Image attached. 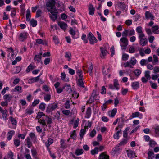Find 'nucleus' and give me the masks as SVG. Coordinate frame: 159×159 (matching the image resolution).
Instances as JSON below:
<instances>
[{"label": "nucleus", "instance_id": "f257e3e1", "mask_svg": "<svg viewBox=\"0 0 159 159\" xmlns=\"http://www.w3.org/2000/svg\"><path fill=\"white\" fill-rule=\"evenodd\" d=\"M54 1L48 2L46 3V7L48 11L50 12L51 14L50 15V17L51 20L55 21L57 18V14L58 13L57 9H56L54 5Z\"/></svg>", "mask_w": 159, "mask_h": 159}, {"label": "nucleus", "instance_id": "f03ea898", "mask_svg": "<svg viewBox=\"0 0 159 159\" xmlns=\"http://www.w3.org/2000/svg\"><path fill=\"white\" fill-rule=\"evenodd\" d=\"M120 43L122 50H125L128 44V40L125 37L121 38L120 40Z\"/></svg>", "mask_w": 159, "mask_h": 159}, {"label": "nucleus", "instance_id": "7ed1b4c3", "mask_svg": "<svg viewBox=\"0 0 159 159\" xmlns=\"http://www.w3.org/2000/svg\"><path fill=\"white\" fill-rule=\"evenodd\" d=\"M138 38L139 39V43L140 45L143 46L147 44L148 40L145 37L144 34L138 36Z\"/></svg>", "mask_w": 159, "mask_h": 159}, {"label": "nucleus", "instance_id": "20e7f679", "mask_svg": "<svg viewBox=\"0 0 159 159\" xmlns=\"http://www.w3.org/2000/svg\"><path fill=\"white\" fill-rule=\"evenodd\" d=\"M57 107V104L54 103L49 104L46 108V112L49 113L54 111Z\"/></svg>", "mask_w": 159, "mask_h": 159}, {"label": "nucleus", "instance_id": "39448f33", "mask_svg": "<svg viewBox=\"0 0 159 159\" xmlns=\"http://www.w3.org/2000/svg\"><path fill=\"white\" fill-rule=\"evenodd\" d=\"M87 37L89 39L90 44H93L94 43L97 42V39L91 32H90L89 34L87 35Z\"/></svg>", "mask_w": 159, "mask_h": 159}, {"label": "nucleus", "instance_id": "423d86ee", "mask_svg": "<svg viewBox=\"0 0 159 159\" xmlns=\"http://www.w3.org/2000/svg\"><path fill=\"white\" fill-rule=\"evenodd\" d=\"M28 35V34L25 32L21 33L19 37V40L23 42L25 40Z\"/></svg>", "mask_w": 159, "mask_h": 159}, {"label": "nucleus", "instance_id": "0eeeda50", "mask_svg": "<svg viewBox=\"0 0 159 159\" xmlns=\"http://www.w3.org/2000/svg\"><path fill=\"white\" fill-rule=\"evenodd\" d=\"M42 54V52H40L38 54L36 55L34 58V61L39 63L41 61Z\"/></svg>", "mask_w": 159, "mask_h": 159}, {"label": "nucleus", "instance_id": "6e6552de", "mask_svg": "<svg viewBox=\"0 0 159 159\" xmlns=\"http://www.w3.org/2000/svg\"><path fill=\"white\" fill-rule=\"evenodd\" d=\"M0 111L2 114V116L4 120L7 119V116L8 111L7 110H3L0 106Z\"/></svg>", "mask_w": 159, "mask_h": 159}, {"label": "nucleus", "instance_id": "1a4fd4ad", "mask_svg": "<svg viewBox=\"0 0 159 159\" xmlns=\"http://www.w3.org/2000/svg\"><path fill=\"white\" fill-rule=\"evenodd\" d=\"M98 159H109V156L106 154V152H104L99 155Z\"/></svg>", "mask_w": 159, "mask_h": 159}, {"label": "nucleus", "instance_id": "9d476101", "mask_svg": "<svg viewBox=\"0 0 159 159\" xmlns=\"http://www.w3.org/2000/svg\"><path fill=\"white\" fill-rule=\"evenodd\" d=\"M100 50L101 52L100 56L102 58H104L107 54V51L105 48L102 47H100Z\"/></svg>", "mask_w": 159, "mask_h": 159}, {"label": "nucleus", "instance_id": "9b49d317", "mask_svg": "<svg viewBox=\"0 0 159 159\" xmlns=\"http://www.w3.org/2000/svg\"><path fill=\"white\" fill-rule=\"evenodd\" d=\"M88 9L89 11V14L91 15H93L95 10V8L93 7V6L91 4H89Z\"/></svg>", "mask_w": 159, "mask_h": 159}, {"label": "nucleus", "instance_id": "f8f14e48", "mask_svg": "<svg viewBox=\"0 0 159 159\" xmlns=\"http://www.w3.org/2000/svg\"><path fill=\"white\" fill-rule=\"evenodd\" d=\"M45 116H44V117H42V118L39 120L38 121L39 123L42 125V126L43 127L47 126L46 123L45 122V121L46 120Z\"/></svg>", "mask_w": 159, "mask_h": 159}, {"label": "nucleus", "instance_id": "ddd939ff", "mask_svg": "<svg viewBox=\"0 0 159 159\" xmlns=\"http://www.w3.org/2000/svg\"><path fill=\"white\" fill-rule=\"evenodd\" d=\"M15 132L14 131L12 130H10L7 133V139L8 140H10L12 137V136L13 135L15 134Z\"/></svg>", "mask_w": 159, "mask_h": 159}, {"label": "nucleus", "instance_id": "4468645a", "mask_svg": "<svg viewBox=\"0 0 159 159\" xmlns=\"http://www.w3.org/2000/svg\"><path fill=\"white\" fill-rule=\"evenodd\" d=\"M13 143L16 147H17L21 144V141L17 138H15L13 140Z\"/></svg>", "mask_w": 159, "mask_h": 159}, {"label": "nucleus", "instance_id": "2eb2a0df", "mask_svg": "<svg viewBox=\"0 0 159 159\" xmlns=\"http://www.w3.org/2000/svg\"><path fill=\"white\" fill-rule=\"evenodd\" d=\"M159 26L158 25H156L152 28V30L153 33L155 34H159Z\"/></svg>", "mask_w": 159, "mask_h": 159}, {"label": "nucleus", "instance_id": "dca6fc26", "mask_svg": "<svg viewBox=\"0 0 159 159\" xmlns=\"http://www.w3.org/2000/svg\"><path fill=\"white\" fill-rule=\"evenodd\" d=\"M128 156L130 158H133L135 156V153L134 151L130 150L126 151Z\"/></svg>", "mask_w": 159, "mask_h": 159}, {"label": "nucleus", "instance_id": "f3484780", "mask_svg": "<svg viewBox=\"0 0 159 159\" xmlns=\"http://www.w3.org/2000/svg\"><path fill=\"white\" fill-rule=\"evenodd\" d=\"M36 42L37 43L39 44H41L43 45H47V42L45 40H43L41 39H38L36 40Z\"/></svg>", "mask_w": 159, "mask_h": 159}, {"label": "nucleus", "instance_id": "a211bd4d", "mask_svg": "<svg viewBox=\"0 0 159 159\" xmlns=\"http://www.w3.org/2000/svg\"><path fill=\"white\" fill-rule=\"evenodd\" d=\"M58 24L61 29L64 30L66 29L67 26V25L63 22H59Z\"/></svg>", "mask_w": 159, "mask_h": 159}, {"label": "nucleus", "instance_id": "6ab92c4d", "mask_svg": "<svg viewBox=\"0 0 159 159\" xmlns=\"http://www.w3.org/2000/svg\"><path fill=\"white\" fill-rule=\"evenodd\" d=\"M136 31L138 34V36L144 34L142 31V27L141 26L137 27Z\"/></svg>", "mask_w": 159, "mask_h": 159}, {"label": "nucleus", "instance_id": "aec40b11", "mask_svg": "<svg viewBox=\"0 0 159 159\" xmlns=\"http://www.w3.org/2000/svg\"><path fill=\"white\" fill-rule=\"evenodd\" d=\"M12 98V96L10 94H6L3 96V99L8 102H9Z\"/></svg>", "mask_w": 159, "mask_h": 159}, {"label": "nucleus", "instance_id": "412c9836", "mask_svg": "<svg viewBox=\"0 0 159 159\" xmlns=\"http://www.w3.org/2000/svg\"><path fill=\"white\" fill-rule=\"evenodd\" d=\"M131 86L134 89H137L139 87V83L138 82H134L132 83Z\"/></svg>", "mask_w": 159, "mask_h": 159}, {"label": "nucleus", "instance_id": "4be33fe9", "mask_svg": "<svg viewBox=\"0 0 159 159\" xmlns=\"http://www.w3.org/2000/svg\"><path fill=\"white\" fill-rule=\"evenodd\" d=\"M91 114V109L90 107H88L86 111V114L85 116V118H89Z\"/></svg>", "mask_w": 159, "mask_h": 159}, {"label": "nucleus", "instance_id": "5701e85b", "mask_svg": "<svg viewBox=\"0 0 159 159\" xmlns=\"http://www.w3.org/2000/svg\"><path fill=\"white\" fill-rule=\"evenodd\" d=\"M117 112L116 108H114L112 110L109 112L108 115L110 117H114L115 115Z\"/></svg>", "mask_w": 159, "mask_h": 159}, {"label": "nucleus", "instance_id": "b1692460", "mask_svg": "<svg viewBox=\"0 0 159 159\" xmlns=\"http://www.w3.org/2000/svg\"><path fill=\"white\" fill-rule=\"evenodd\" d=\"M145 14L146 19H148L149 18H151V19H152L154 18L153 15L151 14L149 11H146Z\"/></svg>", "mask_w": 159, "mask_h": 159}, {"label": "nucleus", "instance_id": "393cba45", "mask_svg": "<svg viewBox=\"0 0 159 159\" xmlns=\"http://www.w3.org/2000/svg\"><path fill=\"white\" fill-rule=\"evenodd\" d=\"M25 141L28 147L29 148H30L31 146H32V143L30 138L29 137H27L25 139Z\"/></svg>", "mask_w": 159, "mask_h": 159}, {"label": "nucleus", "instance_id": "a878e982", "mask_svg": "<svg viewBox=\"0 0 159 159\" xmlns=\"http://www.w3.org/2000/svg\"><path fill=\"white\" fill-rule=\"evenodd\" d=\"M84 79H79L78 80V85L83 88H84L85 86L83 82Z\"/></svg>", "mask_w": 159, "mask_h": 159}, {"label": "nucleus", "instance_id": "bb28decb", "mask_svg": "<svg viewBox=\"0 0 159 159\" xmlns=\"http://www.w3.org/2000/svg\"><path fill=\"white\" fill-rule=\"evenodd\" d=\"M63 89H65V90L68 93H70L72 92L71 86L70 84L66 85L63 87Z\"/></svg>", "mask_w": 159, "mask_h": 159}, {"label": "nucleus", "instance_id": "cd10ccee", "mask_svg": "<svg viewBox=\"0 0 159 159\" xmlns=\"http://www.w3.org/2000/svg\"><path fill=\"white\" fill-rule=\"evenodd\" d=\"M31 18L30 12V9H28L26 11V20L27 21H30Z\"/></svg>", "mask_w": 159, "mask_h": 159}, {"label": "nucleus", "instance_id": "c85d7f7f", "mask_svg": "<svg viewBox=\"0 0 159 159\" xmlns=\"http://www.w3.org/2000/svg\"><path fill=\"white\" fill-rule=\"evenodd\" d=\"M29 135L32 140L33 141V142H35L36 140V137L35 134L34 133L31 132L29 134Z\"/></svg>", "mask_w": 159, "mask_h": 159}, {"label": "nucleus", "instance_id": "c756f323", "mask_svg": "<svg viewBox=\"0 0 159 159\" xmlns=\"http://www.w3.org/2000/svg\"><path fill=\"white\" fill-rule=\"evenodd\" d=\"M55 2L54 4H55L57 7L58 8L62 7H63V4L61 2L58 1L57 0H55ZM54 6L55 7V5L54 4Z\"/></svg>", "mask_w": 159, "mask_h": 159}, {"label": "nucleus", "instance_id": "7c9ffc66", "mask_svg": "<svg viewBox=\"0 0 159 159\" xmlns=\"http://www.w3.org/2000/svg\"><path fill=\"white\" fill-rule=\"evenodd\" d=\"M113 85L115 89L116 90H118L119 89V84L118 82V80L116 79L114 80V81Z\"/></svg>", "mask_w": 159, "mask_h": 159}, {"label": "nucleus", "instance_id": "2f4dec72", "mask_svg": "<svg viewBox=\"0 0 159 159\" xmlns=\"http://www.w3.org/2000/svg\"><path fill=\"white\" fill-rule=\"evenodd\" d=\"M46 104L44 102H42L40 104L39 108L42 111H44L45 109Z\"/></svg>", "mask_w": 159, "mask_h": 159}, {"label": "nucleus", "instance_id": "473e14b6", "mask_svg": "<svg viewBox=\"0 0 159 159\" xmlns=\"http://www.w3.org/2000/svg\"><path fill=\"white\" fill-rule=\"evenodd\" d=\"M61 147L63 148H66L67 146L65 143V140L63 139H61L60 141Z\"/></svg>", "mask_w": 159, "mask_h": 159}, {"label": "nucleus", "instance_id": "72a5a7b5", "mask_svg": "<svg viewBox=\"0 0 159 159\" xmlns=\"http://www.w3.org/2000/svg\"><path fill=\"white\" fill-rule=\"evenodd\" d=\"M84 152L83 150L82 149H77L75 151V154L77 155H80L82 154Z\"/></svg>", "mask_w": 159, "mask_h": 159}, {"label": "nucleus", "instance_id": "f704fd0d", "mask_svg": "<svg viewBox=\"0 0 159 159\" xmlns=\"http://www.w3.org/2000/svg\"><path fill=\"white\" fill-rule=\"evenodd\" d=\"M128 142V139H123L122 141L118 144L119 146H124Z\"/></svg>", "mask_w": 159, "mask_h": 159}, {"label": "nucleus", "instance_id": "c9c22d12", "mask_svg": "<svg viewBox=\"0 0 159 159\" xmlns=\"http://www.w3.org/2000/svg\"><path fill=\"white\" fill-rule=\"evenodd\" d=\"M65 57L66 58H68V61H70L71 59V54L70 52H66L65 53Z\"/></svg>", "mask_w": 159, "mask_h": 159}, {"label": "nucleus", "instance_id": "e433bc0d", "mask_svg": "<svg viewBox=\"0 0 159 159\" xmlns=\"http://www.w3.org/2000/svg\"><path fill=\"white\" fill-rule=\"evenodd\" d=\"M150 73V72L149 71H146L144 72L145 77L148 80H150L151 79Z\"/></svg>", "mask_w": 159, "mask_h": 159}, {"label": "nucleus", "instance_id": "4c0bfd02", "mask_svg": "<svg viewBox=\"0 0 159 159\" xmlns=\"http://www.w3.org/2000/svg\"><path fill=\"white\" fill-rule=\"evenodd\" d=\"M14 91L21 93L22 92V88L21 86H17L15 88Z\"/></svg>", "mask_w": 159, "mask_h": 159}, {"label": "nucleus", "instance_id": "58836bf2", "mask_svg": "<svg viewBox=\"0 0 159 159\" xmlns=\"http://www.w3.org/2000/svg\"><path fill=\"white\" fill-rule=\"evenodd\" d=\"M66 74L64 72L62 73L61 74V78L62 80H64V81L67 82L69 81V79L68 78H66Z\"/></svg>", "mask_w": 159, "mask_h": 159}, {"label": "nucleus", "instance_id": "ea45409f", "mask_svg": "<svg viewBox=\"0 0 159 159\" xmlns=\"http://www.w3.org/2000/svg\"><path fill=\"white\" fill-rule=\"evenodd\" d=\"M51 98V95L50 94L46 95L44 96V99L46 102H48L50 100Z\"/></svg>", "mask_w": 159, "mask_h": 159}, {"label": "nucleus", "instance_id": "a19ab883", "mask_svg": "<svg viewBox=\"0 0 159 159\" xmlns=\"http://www.w3.org/2000/svg\"><path fill=\"white\" fill-rule=\"evenodd\" d=\"M69 32L70 34L72 35V38L74 39H75V31L72 28H71L69 30Z\"/></svg>", "mask_w": 159, "mask_h": 159}, {"label": "nucleus", "instance_id": "79ce46f5", "mask_svg": "<svg viewBox=\"0 0 159 159\" xmlns=\"http://www.w3.org/2000/svg\"><path fill=\"white\" fill-rule=\"evenodd\" d=\"M98 152V147H96L93 150H92L91 151V154L92 155H94L95 154H97Z\"/></svg>", "mask_w": 159, "mask_h": 159}, {"label": "nucleus", "instance_id": "37998d69", "mask_svg": "<svg viewBox=\"0 0 159 159\" xmlns=\"http://www.w3.org/2000/svg\"><path fill=\"white\" fill-rule=\"evenodd\" d=\"M130 62L133 66H134L136 63L137 60L134 57H132L130 61Z\"/></svg>", "mask_w": 159, "mask_h": 159}, {"label": "nucleus", "instance_id": "c03bdc74", "mask_svg": "<svg viewBox=\"0 0 159 159\" xmlns=\"http://www.w3.org/2000/svg\"><path fill=\"white\" fill-rule=\"evenodd\" d=\"M88 72L89 73L90 75L92 76V70L93 69V65L92 63L89 64V66L88 67Z\"/></svg>", "mask_w": 159, "mask_h": 159}, {"label": "nucleus", "instance_id": "a18cd8bd", "mask_svg": "<svg viewBox=\"0 0 159 159\" xmlns=\"http://www.w3.org/2000/svg\"><path fill=\"white\" fill-rule=\"evenodd\" d=\"M148 159H152L154 157V153L152 151H149L148 152Z\"/></svg>", "mask_w": 159, "mask_h": 159}, {"label": "nucleus", "instance_id": "49530a36", "mask_svg": "<svg viewBox=\"0 0 159 159\" xmlns=\"http://www.w3.org/2000/svg\"><path fill=\"white\" fill-rule=\"evenodd\" d=\"M53 140L52 139H48V143H45L46 146L47 148H48L49 146L53 143Z\"/></svg>", "mask_w": 159, "mask_h": 159}, {"label": "nucleus", "instance_id": "de8ad7c7", "mask_svg": "<svg viewBox=\"0 0 159 159\" xmlns=\"http://www.w3.org/2000/svg\"><path fill=\"white\" fill-rule=\"evenodd\" d=\"M31 25H32L33 27H35L37 25V21L34 20L33 19H32L30 21Z\"/></svg>", "mask_w": 159, "mask_h": 159}, {"label": "nucleus", "instance_id": "09e8293b", "mask_svg": "<svg viewBox=\"0 0 159 159\" xmlns=\"http://www.w3.org/2000/svg\"><path fill=\"white\" fill-rule=\"evenodd\" d=\"M45 116V114L42 112H39L37 115V118L39 119L41 118V117L43 116L44 117Z\"/></svg>", "mask_w": 159, "mask_h": 159}, {"label": "nucleus", "instance_id": "8fccbe9b", "mask_svg": "<svg viewBox=\"0 0 159 159\" xmlns=\"http://www.w3.org/2000/svg\"><path fill=\"white\" fill-rule=\"evenodd\" d=\"M121 131V130L117 131L116 133L114 134L113 135V137L115 139H118L119 138V134Z\"/></svg>", "mask_w": 159, "mask_h": 159}, {"label": "nucleus", "instance_id": "3c124183", "mask_svg": "<svg viewBox=\"0 0 159 159\" xmlns=\"http://www.w3.org/2000/svg\"><path fill=\"white\" fill-rule=\"evenodd\" d=\"M134 73L136 76L138 77L141 74V71L139 69H136L134 71Z\"/></svg>", "mask_w": 159, "mask_h": 159}, {"label": "nucleus", "instance_id": "603ef678", "mask_svg": "<svg viewBox=\"0 0 159 159\" xmlns=\"http://www.w3.org/2000/svg\"><path fill=\"white\" fill-rule=\"evenodd\" d=\"M85 129H81L80 132V136L81 138V139H82L85 133Z\"/></svg>", "mask_w": 159, "mask_h": 159}, {"label": "nucleus", "instance_id": "864d4df0", "mask_svg": "<svg viewBox=\"0 0 159 159\" xmlns=\"http://www.w3.org/2000/svg\"><path fill=\"white\" fill-rule=\"evenodd\" d=\"M34 112L32 109L29 108L26 110V114L30 115L33 113Z\"/></svg>", "mask_w": 159, "mask_h": 159}, {"label": "nucleus", "instance_id": "5fc2aeb1", "mask_svg": "<svg viewBox=\"0 0 159 159\" xmlns=\"http://www.w3.org/2000/svg\"><path fill=\"white\" fill-rule=\"evenodd\" d=\"M81 39L84 41V42L85 43H88V40L86 38V34H82V36L81 37Z\"/></svg>", "mask_w": 159, "mask_h": 159}, {"label": "nucleus", "instance_id": "6e6d98bb", "mask_svg": "<svg viewBox=\"0 0 159 159\" xmlns=\"http://www.w3.org/2000/svg\"><path fill=\"white\" fill-rule=\"evenodd\" d=\"M129 56L126 53H123L122 56V59L124 61H126L128 59Z\"/></svg>", "mask_w": 159, "mask_h": 159}, {"label": "nucleus", "instance_id": "4d7b16f0", "mask_svg": "<svg viewBox=\"0 0 159 159\" xmlns=\"http://www.w3.org/2000/svg\"><path fill=\"white\" fill-rule=\"evenodd\" d=\"M135 34V32L134 29H132L130 30H128V35L129 36H131L134 35Z\"/></svg>", "mask_w": 159, "mask_h": 159}, {"label": "nucleus", "instance_id": "13d9d810", "mask_svg": "<svg viewBox=\"0 0 159 159\" xmlns=\"http://www.w3.org/2000/svg\"><path fill=\"white\" fill-rule=\"evenodd\" d=\"M45 117L46 119V120L47 121V124H50L52 123V120L51 118L47 116H46Z\"/></svg>", "mask_w": 159, "mask_h": 159}, {"label": "nucleus", "instance_id": "bf43d9fd", "mask_svg": "<svg viewBox=\"0 0 159 159\" xmlns=\"http://www.w3.org/2000/svg\"><path fill=\"white\" fill-rule=\"evenodd\" d=\"M135 51V48L133 46H131L129 48V52L130 53H134Z\"/></svg>", "mask_w": 159, "mask_h": 159}, {"label": "nucleus", "instance_id": "052dcab7", "mask_svg": "<svg viewBox=\"0 0 159 159\" xmlns=\"http://www.w3.org/2000/svg\"><path fill=\"white\" fill-rule=\"evenodd\" d=\"M80 121L79 118H77L74 123V128L75 129L76 128L78 125Z\"/></svg>", "mask_w": 159, "mask_h": 159}, {"label": "nucleus", "instance_id": "680f3d73", "mask_svg": "<svg viewBox=\"0 0 159 159\" xmlns=\"http://www.w3.org/2000/svg\"><path fill=\"white\" fill-rule=\"evenodd\" d=\"M159 77V74H152L151 75V78L153 80H156Z\"/></svg>", "mask_w": 159, "mask_h": 159}, {"label": "nucleus", "instance_id": "e2e57ef3", "mask_svg": "<svg viewBox=\"0 0 159 159\" xmlns=\"http://www.w3.org/2000/svg\"><path fill=\"white\" fill-rule=\"evenodd\" d=\"M153 65H155L156 63L158 61V57L156 55H153Z\"/></svg>", "mask_w": 159, "mask_h": 159}, {"label": "nucleus", "instance_id": "0e129e2a", "mask_svg": "<svg viewBox=\"0 0 159 159\" xmlns=\"http://www.w3.org/2000/svg\"><path fill=\"white\" fill-rule=\"evenodd\" d=\"M149 145L151 147H154L155 145L156 144V143L155 141H154L150 140L149 141Z\"/></svg>", "mask_w": 159, "mask_h": 159}, {"label": "nucleus", "instance_id": "69168bd1", "mask_svg": "<svg viewBox=\"0 0 159 159\" xmlns=\"http://www.w3.org/2000/svg\"><path fill=\"white\" fill-rule=\"evenodd\" d=\"M139 112H136L134 113H133L130 116L132 118H135L138 117L139 116Z\"/></svg>", "mask_w": 159, "mask_h": 159}, {"label": "nucleus", "instance_id": "338daca9", "mask_svg": "<svg viewBox=\"0 0 159 159\" xmlns=\"http://www.w3.org/2000/svg\"><path fill=\"white\" fill-rule=\"evenodd\" d=\"M155 132L158 136H159V125H157L156 126L155 128Z\"/></svg>", "mask_w": 159, "mask_h": 159}, {"label": "nucleus", "instance_id": "774afa93", "mask_svg": "<svg viewBox=\"0 0 159 159\" xmlns=\"http://www.w3.org/2000/svg\"><path fill=\"white\" fill-rule=\"evenodd\" d=\"M153 72L156 74L157 73L159 72V67L158 66H156L154 67L153 69Z\"/></svg>", "mask_w": 159, "mask_h": 159}]
</instances>
